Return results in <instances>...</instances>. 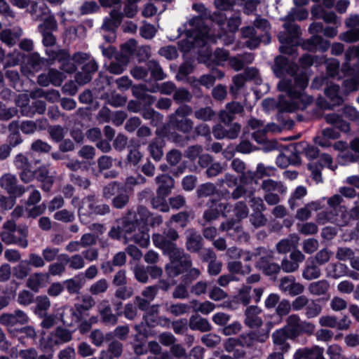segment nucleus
<instances>
[{
    "label": "nucleus",
    "instance_id": "1",
    "mask_svg": "<svg viewBox=\"0 0 359 359\" xmlns=\"http://www.w3.org/2000/svg\"><path fill=\"white\" fill-rule=\"evenodd\" d=\"M273 71L277 77H283L278 84L279 90L285 93L278 97V108L280 111L303 110L312 102V97L304 93L308 84L307 76L297 73V65L285 57L278 56Z\"/></svg>",
    "mask_w": 359,
    "mask_h": 359
},
{
    "label": "nucleus",
    "instance_id": "2",
    "mask_svg": "<svg viewBox=\"0 0 359 359\" xmlns=\"http://www.w3.org/2000/svg\"><path fill=\"white\" fill-rule=\"evenodd\" d=\"M192 8L198 15L191 18L183 27L178 29L180 36L184 32L185 39L178 43L180 50L184 53L194 47H203L210 43H216L212 30L205 22V20L210 17V12L201 3L194 4Z\"/></svg>",
    "mask_w": 359,
    "mask_h": 359
},
{
    "label": "nucleus",
    "instance_id": "3",
    "mask_svg": "<svg viewBox=\"0 0 359 359\" xmlns=\"http://www.w3.org/2000/svg\"><path fill=\"white\" fill-rule=\"evenodd\" d=\"M150 212L143 206L137 208V212L134 215L129 212L130 221L136 224V232L133 234L130 239L142 248H147L150 242V236L147 228V223L151 216Z\"/></svg>",
    "mask_w": 359,
    "mask_h": 359
},
{
    "label": "nucleus",
    "instance_id": "4",
    "mask_svg": "<svg viewBox=\"0 0 359 359\" xmlns=\"http://www.w3.org/2000/svg\"><path fill=\"white\" fill-rule=\"evenodd\" d=\"M74 206L78 207V214L80 222L85 223V217L93 215H104L109 212V206L106 204H99L94 195H88L82 198L81 202L77 198L72 201Z\"/></svg>",
    "mask_w": 359,
    "mask_h": 359
},
{
    "label": "nucleus",
    "instance_id": "5",
    "mask_svg": "<svg viewBox=\"0 0 359 359\" xmlns=\"http://www.w3.org/2000/svg\"><path fill=\"white\" fill-rule=\"evenodd\" d=\"M168 257L170 262L165 265V269L170 277H176L191 267V257L182 249L177 248Z\"/></svg>",
    "mask_w": 359,
    "mask_h": 359
},
{
    "label": "nucleus",
    "instance_id": "6",
    "mask_svg": "<svg viewBox=\"0 0 359 359\" xmlns=\"http://www.w3.org/2000/svg\"><path fill=\"white\" fill-rule=\"evenodd\" d=\"M212 21L215 23V25L221 29V33L217 35L213 34L216 38V42L217 40H221L225 45L231 44L234 41L233 33L236 32L241 23V20L239 16H234L230 18L227 22V27L229 32L224 31L223 26L225 24L226 18L224 17L221 13H215Z\"/></svg>",
    "mask_w": 359,
    "mask_h": 359
},
{
    "label": "nucleus",
    "instance_id": "7",
    "mask_svg": "<svg viewBox=\"0 0 359 359\" xmlns=\"http://www.w3.org/2000/svg\"><path fill=\"white\" fill-rule=\"evenodd\" d=\"M254 26L255 27L248 26L242 29L243 36L246 39L245 46L250 49L256 48L262 41L261 36L257 34L255 28L264 32L263 36L267 38L266 43L269 42L267 32L270 29V24L268 20L258 17L254 22Z\"/></svg>",
    "mask_w": 359,
    "mask_h": 359
},
{
    "label": "nucleus",
    "instance_id": "8",
    "mask_svg": "<svg viewBox=\"0 0 359 359\" xmlns=\"http://www.w3.org/2000/svg\"><path fill=\"white\" fill-rule=\"evenodd\" d=\"M30 13L34 20H43V22L38 26L39 32H52L57 30V23L55 18L46 5L39 6L37 4H33Z\"/></svg>",
    "mask_w": 359,
    "mask_h": 359
},
{
    "label": "nucleus",
    "instance_id": "9",
    "mask_svg": "<svg viewBox=\"0 0 359 359\" xmlns=\"http://www.w3.org/2000/svg\"><path fill=\"white\" fill-rule=\"evenodd\" d=\"M283 26L285 30L280 32L278 36L281 43L280 51L282 53L292 55L294 52V46L298 43L300 28L293 22H286Z\"/></svg>",
    "mask_w": 359,
    "mask_h": 359
},
{
    "label": "nucleus",
    "instance_id": "10",
    "mask_svg": "<svg viewBox=\"0 0 359 359\" xmlns=\"http://www.w3.org/2000/svg\"><path fill=\"white\" fill-rule=\"evenodd\" d=\"M192 108L187 104L180 105L174 113L168 116L170 126L183 133H189L194 126V122L188 118L191 114Z\"/></svg>",
    "mask_w": 359,
    "mask_h": 359
},
{
    "label": "nucleus",
    "instance_id": "11",
    "mask_svg": "<svg viewBox=\"0 0 359 359\" xmlns=\"http://www.w3.org/2000/svg\"><path fill=\"white\" fill-rule=\"evenodd\" d=\"M290 334V339H295L302 334H312L315 325L308 321L302 320L297 314L290 315L286 319V325L283 327Z\"/></svg>",
    "mask_w": 359,
    "mask_h": 359
},
{
    "label": "nucleus",
    "instance_id": "12",
    "mask_svg": "<svg viewBox=\"0 0 359 359\" xmlns=\"http://www.w3.org/2000/svg\"><path fill=\"white\" fill-rule=\"evenodd\" d=\"M248 126L253 130L252 136L258 143H262L266 140L267 133H280L281 127L274 123H268L264 126L263 122L256 118H251L248 121Z\"/></svg>",
    "mask_w": 359,
    "mask_h": 359
},
{
    "label": "nucleus",
    "instance_id": "13",
    "mask_svg": "<svg viewBox=\"0 0 359 359\" xmlns=\"http://www.w3.org/2000/svg\"><path fill=\"white\" fill-rule=\"evenodd\" d=\"M135 232L136 224L130 221L129 216H126L117 221V226L111 229L109 235L114 239H120L124 235L126 241H133L130 238Z\"/></svg>",
    "mask_w": 359,
    "mask_h": 359
},
{
    "label": "nucleus",
    "instance_id": "14",
    "mask_svg": "<svg viewBox=\"0 0 359 359\" xmlns=\"http://www.w3.org/2000/svg\"><path fill=\"white\" fill-rule=\"evenodd\" d=\"M0 186L8 194L14 197H20L26 191L23 186L18 184L16 175L11 173H6L1 177Z\"/></svg>",
    "mask_w": 359,
    "mask_h": 359
},
{
    "label": "nucleus",
    "instance_id": "15",
    "mask_svg": "<svg viewBox=\"0 0 359 359\" xmlns=\"http://www.w3.org/2000/svg\"><path fill=\"white\" fill-rule=\"evenodd\" d=\"M346 26L349 28L339 36V39L346 43H354L359 41V15H351L345 21Z\"/></svg>",
    "mask_w": 359,
    "mask_h": 359
},
{
    "label": "nucleus",
    "instance_id": "16",
    "mask_svg": "<svg viewBox=\"0 0 359 359\" xmlns=\"http://www.w3.org/2000/svg\"><path fill=\"white\" fill-rule=\"evenodd\" d=\"M208 209L204 212L203 219L206 222H210L217 219L220 215H226L229 211V205L227 203H222L217 200L211 199L208 203Z\"/></svg>",
    "mask_w": 359,
    "mask_h": 359
},
{
    "label": "nucleus",
    "instance_id": "17",
    "mask_svg": "<svg viewBox=\"0 0 359 359\" xmlns=\"http://www.w3.org/2000/svg\"><path fill=\"white\" fill-rule=\"evenodd\" d=\"M278 287L283 292L292 297L299 295L304 291V286L297 282L295 278L292 276L281 278Z\"/></svg>",
    "mask_w": 359,
    "mask_h": 359
},
{
    "label": "nucleus",
    "instance_id": "18",
    "mask_svg": "<svg viewBox=\"0 0 359 359\" xmlns=\"http://www.w3.org/2000/svg\"><path fill=\"white\" fill-rule=\"evenodd\" d=\"M28 320V316L20 309L15 310L13 313H4L0 316V323L8 328L26 324Z\"/></svg>",
    "mask_w": 359,
    "mask_h": 359
},
{
    "label": "nucleus",
    "instance_id": "19",
    "mask_svg": "<svg viewBox=\"0 0 359 359\" xmlns=\"http://www.w3.org/2000/svg\"><path fill=\"white\" fill-rule=\"evenodd\" d=\"M326 97L330 100L332 104H323V99L318 100L317 103L320 107L331 109L335 106L340 105L343 102V98L339 94V87L338 85L331 84L325 90Z\"/></svg>",
    "mask_w": 359,
    "mask_h": 359
},
{
    "label": "nucleus",
    "instance_id": "20",
    "mask_svg": "<svg viewBox=\"0 0 359 359\" xmlns=\"http://www.w3.org/2000/svg\"><path fill=\"white\" fill-rule=\"evenodd\" d=\"M316 219L320 224L330 222L339 226H345L348 223V219L346 215H339L338 213L334 212L332 210L319 212Z\"/></svg>",
    "mask_w": 359,
    "mask_h": 359
},
{
    "label": "nucleus",
    "instance_id": "21",
    "mask_svg": "<svg viewBox=\"0 0 359 359\" xmlns=\"http://www.w3.org/2000/svg\"><path fill=\"white\" fill-rule=\"evenodd\" d=\"M273 344L276 348L283 353H286L290 348V345L287 341L290 339V334L285 331V329L280 328L272 333L271 335Z\"/></svg>",
    "mask_w": 359,
    "mask_h": 359
},
{
    "label": "nucleus",
    "instance_id": "22",
    "mask_svg": "<svg viewBox=\"0 0 359 359\" xmlns=\"http://www.w3.org/2000/svg\"><path fill=\"white\" fill-rule=\"evenodd\" d=\"M48 282L49 273L36 272L28 278L26 285L32 291L38 292L41 288L46 287Z\"/></svg>",
    "mask_w": 359,
    "mask_h": 359
},
{
    "label": "nucleus",
    "instance_id": "23",
    "mask_svg": "<svg viewBox=\"0 0 359 359\" xmlns=\"http://www.w3.org/2000/svg\"><path fill=\"white\" fill-rule=\"evenodd\" d=\"M73 60L76 63L84 64L81 69L86 73H90L91 76L97 70L98 65L97 62L87 53H76L74 55Z\"/></svg>",
    "mask_w": 359,
    "mask_h": 359
},
{
    "label": "nucleus",
    "instance_id": "24",
    "mask_svg": "<svg viewBox=\"0 0 359 359\" xmlns=\"http://www.w3.org/2000/svg\"><path fill=\"white\" fill-rule=\"evenodd\" d=\"M48 123L46 118L36 121H23L20 123V130L25 135H32L36 131L44 130L47 128Z\"/></svg>",
    "mask_w": 359,
    "mask_h": 359
},
{
    "label": "nucleus",
    "instance_id": "25",
    "mask_svg": "<svg viewBox=\"0 0 359 359\" xmlns=\"http://www.w3.org/2000/svg\"><path fill=\"white\" fill-rule=\"evenodd\" d=\"M341 70L345 75L351 76L350 79H346L343 83L346 91L352 92L358 90L359 89V69L355 70V69L352 68L351 62L348 68L344 70L342 66Z\"/></svg>",
    "mask_w": 359,
    "mask_h": 359
},
{
    "label": "nucleus",
    "instance_id": "26",
    "mask_svg": "<svg viewBox=\"0 0 359 359\" xmlns=\"http://www.w3.org/2000/svg\"><path fill=\"white\" fill-rule=\"evenodd\" d=\"M98 312L100 315L102 321L104 324L115 325L118 323V316H119V313L116 315L112 313L111 308L107 300H103L100 302L98 306Z\"/></svg>",
    "mask_w": 359,
    "mask_h": 359
},
{
    "label": "nucleus",
    "instance_id": "27",
    "mask_svg": "<svg viewBox=\"0 0 359 359\" xmlns=\"http://www.w3.org/2000/svg\"><path fill=\"white\" fill-rule=\"evenodd\" d=\"M324 349L318 346L312 348H302L296 351L294 359H325L323 356Z\"/></svg>",
    "mask_w": 359,
    "mask_h": 359
},
{
    "label": "nucleus",
    "instance_id": "28",
    "mask_svg": "<svg viewBox=\"0 0 359 359\" xmlns=\"http://www.w3.org/2000/svg\"><path fill=\"white\" fill-rule=\"evenodd\" d=\"M60 318L64 325L73 327L76 325L82 318L76 313L75 309L71 306H65L58 313Z\"/></svg>",
    "mask_w": 359,
    "mask_h": 359
},
{
    "label": "nucleus",
    "instance_id": "29",
    "mask_svg": "<svg viewBox=\"0 0 359 359\" xmlns=\"http://www.w3.org/2000/svg\"><path fill=\"white\" fill-rule=\"evenodd\" d=\"M155 181L158 184L156 191L158 195L167 196L174 187V180L168 175H158Z\"/></svg>",
    "mask_w": 359,
    "mask_h": 359
},
{
    "label": "nucleus",
    "instance_id": "30",
    "mask_svg": "<svg viewBox=\"0 0 359 359\" xmlns=\"http://www.w3.org/2000/svg\"><path fill=\"white\" fill-rule=\"evenodd\" d=\"M95 305V299L90 295H83L81 297L80 302L74 304V308L76 311V313L81 318L88 316V311Z\"/></svg>",
    "mask_w": 359,
    "mask_h": 359
},
{
    "label": "nucleus",
    "instance_id": "31",
    "mask_svg": "<svg viewBox=\"0 0 359 359\" xmlns=\"http://www.w3.org/2000/svg\"><path fill=\"white\" fill-rule=\"evenodd\" d=\"M72 339V332L63 329V328H57L54 332L51 333L48 337V344L49 346L53 345H59L64 343H67L71 341Z\"/></svg>",
    "mask_w": 359,
    "mask_h": 359
},
{
    "label": "nucleus",
    "instance_id": "32",
    "mask_svg": "<svg viewBox=\"0 0 359 359\" xmlns=\"http://www.w3.org/2000/svg\"><path fill=\"white\" fill-rule=\"evenodd\" d=\"M303 46L309 50L318 49L322 52H325L329 49L330 43L321 36L313 35L304 43Z\"/></svg>",
    "mask_w": 359,
    "mask_h": 359
},
{
    "label": "nucleus",
    "instance_id": "33",
    "mask_svg": "<svg viewBox=\"0 0 359 359\" xmlns=\"http://www.w3.org/2000/svg\"><path fill=\"white\" fill-rule=\"evenodd\" d=\"M186 248L191 252H198L202 247V238L194 229H188L186 231Z\"/></svg>",
    "mask_w": 359,
    "mask_h": 359
},
{
    "label": "nucleus",
    "instance_id": "34",
    "mask_svg": "<svg viewBox=\"0 0 359 359\" xmlns=\"http://www.w3.org/2000/svg\"><path fill=\"white\" fill-rule=\"evenodd\" d=\"M36 180L41 183V189L44 191H50L54 182L53 176L50 175L46 167H40L35 171Z\"/></svg>",
    "mask_w": 359,
    "mask_h": 359
},
{
    "label": "nucleus",
    "instance_id": "35",
    "mask_svg": "<svg viewBox=\"0 0 359 359\" xmlns=\"http://www.w3.org/2000/svg\"><path fill=\"white\" fill-rule=\"evenodd\" d=\"M324 118L327 123L334 126L343 133H348L351 130L350 124L344 121L341 116L338 114H327L325 115Z\"/></svg>",
    "mask_w": 359,
    "mask_h": 359
},
{
    "label": "nucleus",
    "instance_id": "36",
    "mask_svg": "<svg viewBox=\"0 0 359 359\" xmlns=\"http://www.w3.org/2000/svg\"><path fill=\"white\" fill-rule=\"evenodd\" d=\"M152 241L156 248L161 249L164 254L168 255L177 248L173 242L166 239L165 234L154 233L152 236Z\"/></svg>",
    "mask_w": 359,
    "mask_h": 359
},
{
    "label": "nucleus",
    "instance_id": "37",
    "mask_svg": "<svg viewBox=\"0 0 359 359\" xmlns=\"http://www.w3.org/2000/svg\"><path fill=\"white\" fill-rule=\"evenodd\" d=\"M22 34V30L20 27L5 29L0 34V39L8 46H12L16 43Z\"/></svg>",
    "mask_w": 359,
    "mask_h": 359
},
{
    "label": "nucleus",
    "instance_id": "38",
    "mask_svg": "<svg viewBox=\"0 0 359 359\" xmlns=\"http://www.w3.org/2000/svg\"><path fill=\"white\" fill-rule=\"evenodd\" d=\"M122 18V13L119 11L112 10L109 17L104 19L102 28L106 31L114 32L121 24Z\"/></svg>",
    "mask_w": 359,
    "mask_h": 359
},
{
    "label": "nucleus",
    "instance_id": "39",
    "mask_svg": "<svg viewBox=\"0 0 359 359\" xmlns=\"http://www.w3.org/2000/svg\"><path fill=\"white\" fill-rule=\"evenodd\" d=\"M261 309L257 306L248 307L245 311V324L250 327H257L262 324V319L258 316Z\"/></svg>",
    "mask_w": 359,
    "mask_h": 359
},
{
    "label": "nucleus",
    "instance_id": "40",
    "mask_svg": "<svg viewBox=\"0 0 359 359\" xmlns=\"http://www.w3.org/2000/svg\"><path fill=\"white\" fill-rule=\"evenodd\" d=\"M257 259L255 266L259 270H262L270 262L273 260V251L264 248H257Z\"/></svg>",
    "mask_w": 359,
    "mask_h": 359
},
{
    "label": "nucleus",
    "instance_id": "41",
    "mask_svg": "<svg viewBox=\"0 0 359 359\" xmlns=\"http://www.w3.org/2000/svg\"><path fill=\"white\" fill-rule=\"evenodd\" d=\"M189 326L192 330H198L202 332L210 331L212 329L209 321L200 316H191Z\"/></svg>",
    "mask_w": 359,
    "mask_h": 359
},
{
    "label": "nucleus",
    "instance_id": "42",
    "mask_svg": "<svg viewBox=\"0 0 359 359\" xmlns=\"http://www.w3.org/2000/svg\"><path fill=\"white\" fill-rule=\"evenodd\" d=\"M299 237L296 234L279 241L276 244V250L279 253L285 254L297 246Z\"/></svg>",
    "mask_w": 359,
    "mask_h": 359
},
{
    "label": "nucleus",
    "instance_id": "43",
    "mask_svg": "<svg viewBox=\"0 0 359 359\" xmlns=\"http://www.w3.org/2000/svg\"><path fill=\"white\" fill-rule=\"evenodd\" d=\"M326 271L327 276L334 279L341 278L346 275L348 276V273L347 266L339 262L329 264L326 268Z\"/></svg>",
    "mask_w": 359,
    "mask_h": 359
},
{
    "label": "nucleus",
    "instance_id": "44",
    "mask_svg": "<svg viewBox=\"0 0 359 359\" xmlns=\"http://www.w3.org/2000/svg\"><path fill=\"white\" fill-rule=\"evenodd\" d=\"M192 311L195 313H201L203 315H208L215 309V304L210 301L200 302L196 299L190 302Z\"/></svg>",
    "mask_w": 359,
    "mask_h": 359
},
{
    "label": "nucleus",
    "instance_id": "45",
    "mask_svg": "<svg viewBox=\"0 0 359 359\" xmlns=\"http://www.w3.org/2000/svg\"><path fill=\"white\" fill-rule=\"evenodd\" d=\"M29 96L27 94H20L15 100L16 105L20 107L22 116L32 117L33 112L30 110Z\"/></svg>",
    "mask_w": 359,
    "mask_h": 359
},
{
    "label": "nucleus",
    "instance_id": "46",
    "mask_svg": "<svg viewBox=\"0 0 359 359\" xmlns=\"http://www.w3.org/2000/svg\"><path fill=\"white\" fill-rule=\"evenodd\" d=\"M330 284L326 280H320L312 282L309 285L308 290L312 295L319 296L325 294L329 290Z\"/></svg>",
    "mask_w": 359,
    "mask_h": 359
},
{
    "label": "nucleus",
    "instance_id": "47",
    "mask_svg": "<svg viewBox=\"0 0 359 359\" xmlns=\"http://www.w3.org/2000/svg\"><path fill=\"white\" fill-rule=\"evenodd\" d=\"M342 201L343 198L339 194H334L327 198V205L331 208L330 210L339 215H346L345 207L341 205Z\"/></svg>",
    "mask_w": 359,
    "mask_h": 359
},
{
    "label": "nucleus",
    "instance_id": "48",
    "mask_svg": "<svg viewBox=\"0 0 359 359\" xmlns=\"http://www.w3.org/2000/svg\"><path fill=\"white\" fill-rule=\"evenodd\" d=\"M142 89H145L151 93H156L159 91L163 95H170L173 92L175 93L176 86L174 83L171 81H167L161 83V85H156L150 89L146 88L144 85H142Z\"/></svg>",
    "mask_w": 359,
    "mask_h": 359
},
{
    "label": "nucleus",
    "instance_id": "49",
    "mask_svg": "<svg viewBox=\"0 0 359 359\" xmlns=\"http://www.w3.org/2000/svg\"><path fill=\"white\" fill-rule=\"evenodd\" d=\"M147 69L151 74V76L156 81H161L166 78V74L163 72L162 67L155 60H149L146 63Z\"/></svg>",
    "mask_w": 359,
    "mask_h": 359
},
{
    "label": "nucleus",
    "instance_id": "50",
    "mask_svg": "<svg viewBox=\"0 0 359 359\" xmlns=\"http://www.w3.org/2000/svg\"><path fill=\"white\" fill-rule=\"evenodd\" d=\"M67 292L71 294H78L84 285V281L79 276L67 279L63 282Z\"/></svg>",
    "mask_w": 359,
    "mask_h": 359
},
{
    "label": "nucleus",
    "instance_id": "51",
    "mask_svg": "<svg viewBox=\"0 0 359 359\" xmlns=\"http://www.w3.org/2000/svg\"><path fill=\"white\" fill-rule=\"evenodd\" d=\"M128 62V58L121 57L118 54L116 56V61L109 65V71L114 74H120L124 71Z\"/></svg>",
    "mask_w": 359,
    "mask_h": 359
},
{
    "label": "nucleus",
    "instance_id": "52",
    "mask_svg": "<svg viewBox=\"0 0 359 359\" xmlns=\"http://www.w3.org/2000/svg\"><path fill=\"white\" fill-rule=\"evenodd\" d=\"M32 269L27 260H22L13 267V276L20 280L25 278L31 272Z\"/></svg>",
    "mask_w": 359,
    "mask_h": 359
},
{
    "label": "nucleus",
    "instance_id": "53",
    "mask_svg": "<svg viewBox=\"0 0 359 359\" xmlns=\"http://www.w3.org/2000/svg\"><path fill=\"white\" fill-rule=\"evenodd\" d=\"M50 306V302L47 296H39L36 299L35 313L43 317Z\"/></svg>",
    "mask_w": 359,
    "mask_h": 359
},
{
    "label": "nucleus",
    "instance_id": "54",
    "mask_svg": "<svg viewBox=\"0 0 359 359\" xmlns=\"http://www.w3.org/2000/svg\"><path fill=\"white\" fill-rule=\"evenodd\" d=\"M262 188L264 190L266 194L272 193V191H277L279 193H285L286 191V187L280 182H276L272 180H265L262 183Z\"/></svg>",
    "mask_w": 359,
    "mask_h": 359
},
{
    "label": "nucleus",
    "instance_id": "55",
    "mask_svg": "<svg viewBox=\"0 0 359 359\" xmlns=\"http://www.w3.org/2000/svg\"><path fill=\"white\" fill-rule=\"evenodd\" d=\"M30 97L32 98L36 97H44L47 100L51 102H56L60 98V93L56 90H50L48 91H43L41 89L36 90V91H33L30 94Z\"/></svg>",
    "mask_w": 359,
    "mask_h": 359
},
{
    "label": "nucleus",
    "instance_id": "56",
    "mask_svg": "<svg viewBox=\"0 0 359 359\" xmlns=\"http://www.w3.org/2000/svg\"><path fill=\"white\" fill-rule=\"evenodd\" d=\"M325 62L326 64L327 73L330 77H335L339 74V62L335 58L326 59L325 57L320 58V63Z\"/></svg>",
    "mask_w": 359,
    "mask_h": 359
},
{
    "label": "nucleus",
    "instance_id": "57",
    "mask_svg": "<svg viewBox=\"0 0 359 359\" xmlns=\"http://www.w3.org/2000/svg\"><path fill=\"white\" fill-rule=\"evenodd\" d=\"M345 62L343 64V69L345 70L349 67V63L354 59H357L359 64V44L356 46H351L346 49L345 54Z\"/></svg>",
    "mask_w": 359,
    "mask_h": 359
},
{
    "label": "nucleus",
    "instance_id": "58",
    "mask_svg": "<svg viewBox=\"0 0 359 359\" xmlns=\"http://www.w3.org/2000/svg\"><path fill=\"white\" fill-rule=\"evenodd\" d=\"M66 261L69 263V267L74 269V270H79L83 269L85 265V261L84 258L81 255L76 254L71 257H69L67 255H62Z\"/></svg>",
    "mask_w": 359,
    "mask_h": 359
},
{
    "label": "nucleus",
    "instance_id": "59",
    "mask_svg": "<svg viewBox=\"0 0 359 359\" xmlns=\"http://www.w3.org/2000/svg\"><path fill=\"white\" fill-rule=\"evenodd\" d=\"M320 276V269L313 263L307 264L302 271V277L307 280L318 278Z\"/></svg>",
    "mask_w": 359,
    "mask_h": 359
},
{
    "label": "nucleus",
    "instance_id": "60",
    "mask_svg": "<svg viewBox=\"0 0 359 359\" xmlns=\"http://www.w3.org/2000/svg\"><path fill=\"white\" fill-rule=\"evenodd\" d=\"M306 189L303 186L297 187L288 200V203L292 209L299 205L297 201L301 200L306 195Z\"/></svg>",
    "mask_w": 359,
    "mask_h": 359
},
{
    "label": "nucleus",
    "instance_id": "61",
    "mask_svg": "<svg viewBox=\"0 0 359 359\" xmlns=\"http://www.w3.org/2000/svg\"><path fill=\"white\" fill-rule=\"evenodd\" d=\"M172 98L177 104L189 102L192 99V95L186 88H179L175 90Z\"/></svg>",
    "mask_w": 359,
    "mask_h": 359
},
{
    "label": "nucleus",
    "instance_id": "62",
    "mask_svg": "<svg viewBox=\"0 0 359 359\" xmlns=\"http://www.w3.org/2000/svg\"><path fill=\"white\" fill-rule=\"evenodd\" d=\"M309 15L308 11L302 7H297L295 8H292L287 15L285 17V20H303L307 18Z\"/></svg>",
    "mask_w": 359,
    "mask_h": 359
},
{
    "label": "nucleus",
    "instance_id": "63",
    "mask_svg": "<svg viewBox=\"0 0 359 359\" xmlns=\"http://www.w3.org/2000/svg\"><path fill=\"white\" fill-rule=\"evenodd\" d=\"M191 309V304L185 303L172 304L168 308V311L175 316H182L189 312Z\"/></svg>",
    "mask_w": 359,
    "mask_h": 359
},
{
    "label": "nucleus",
    "instance_id": "64",
    "mask_svg": "<svg viewBox=\"0 0 359 359\" xmlns=\"http://www.w3.org/2000/svg\"><path fill=\"white\" fill-rule=\"evenodd\" d=\"M227 267L229 271L232 273L245 275L249 273L251 271L250 266L246 265L245 266H243L242 263L239 261H233L229 262Z\"/></svg>",
    "mask_w": 359,
    "mask_h": 359
}]
</instances>
